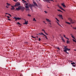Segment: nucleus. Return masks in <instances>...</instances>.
Listing matches in <instances>:
<instances>
[{
	"instance_id": "c85d7f7f",
	"label": "nucleus",
	"mask_w": 76,
	"mask_h": 76,
	"mask_svg": "<svg viewBox=\"0 0 76 76\" xmlns=\"http://www.w3.org/2000/svg\"><path fill=\"white\" fill-rule=\"evenodd\" d=\"M7 4L8 5V6H10V4L8 3H7Z\"/></svg>"
},
{
	"instance_id": "393cba45",
	"label": "nucleus",
	"mask_w": 76,
	"mask_h": 76,
	"mask_svg": "<svg viewBox=\"0 0 76 76\" xmlns=\"http://www.w3.org/2000/svg\"><path fill=\"white\" fill-rule=\"evenodd\" d=\"M57 6H58V7H59V8H60L61 7V6H60V5H59V4H57Z\"/></svg>"
},
{
	"instance_id": "39448f33",
	"label": "nucleus",
	"mask_w": 76,
	"mask_h": 76,
	"mask_svg": "<svg viewBox=\"0 0 76 76\" xmlns=\"http://www.w3.org/2000/svg\"><path fill=\"white\" fill-rule=\"evenodd\" d=\"M44 1H46V2H47V3H51L49 2L50 1H53L52 0H43Z\"/></svg>"
},
{
	"instance_id": "79ce46f5",
	"label": "nucleus",
	"mask_w": 76,
	"mask_h": 76,
	"mask_svg": "<svg viewBox=\"0 0 76 76\" xmlns=\"http://www.w3.org/2000/svg\"><path fill=\"white\" fill-rule=\"evenodd\" d=\"M8 15H10V17H12V15H11L10 14H8Z\"/></svg>"
},
{
	"instance_id": "2eb2a0df",
	"label": "nucleus",
	"mask_w": 76,
	"mask_h": 76,
	"mask_svg": "<svg viewBox=\"0 0 76 76\" xmlns=\"http://www.w3.org/2000/svg\"><path fill=\"white\" fill-rule=\"evenodd\" d=\"M17 24H18V25H20V26H22V24H20L19 22H18L17 23Z\"/></svg>"
},
{
	"instance_id": "5fc2aeb1",
	"label": "nucleus",
	"mask_w": 76,
	"mask_h": 76,
	"mask_svg": "<svg viewBox=\"0 0 76 76\" xmlns=\"http://www.w3.org/2000/svg\"><path fill=\"white\" fill-rule=\"evenodd\" d=\"M61 19H63V17H61Z\"/></svg>"
},
{
	"instance_id": "a19ab883",
	"label": "nucleus",
	"mask_w": 76,
	"mask_h": 76,
	"mask_svg": "<svg viewBox=\"0 0 76 76\" xmlns=\"http://www.w3.org/2000/svg\"><path fill=\"white\" fill-rule=\"evenodd\" d=\"M13 1H18V0H13Z\"/></svg>"
},
{
	"instance_id": "052dcab7",
	"label": "nucleus",
	"mask_w": 76,
	"mask_h": 76,
	"mask_svg": "<svg viewBox=\"0 0 76 76\" xmlns=\"http://www.w3.org/2000/svg\"><path fill=\"white\" fill-rule=\"evenodd\" d=\"M74 51H76V49H74Z\"/></svg>"
},
{
	"instance_id": "5701e85b",
	"label": "nucleus",
	"mask_w": 76,
	"mask_h": 76,
	"mask_svg": "<svg viewBox=\"0 0 76 76\" xmlns=\"http://www.w3.org/2000/svg\"><path fill=\"white\" fill-rule=\"evenodd\" d=\"M44 36L45 37V38H46V39H48V38H47V36H46L45 35H44Z\"/></svg>"
},
{
	"instance_id": "b1692460",
	"label": "nucleus",
	"mask_w": 76,
	"mask_h": 76,
	"mask_svg": "<svg viewBox=\"0 0 76 76\" xmlns=\"http://www.w3.org/2000/svg\"><path fill=\"white\" fill-rule=\"evenodd\" d=\"M71 37H72V38H73L74 39H75V38L74 37H73V36L72 35L71 36Z\"/></svg>"
},
{
	"instance_id": "a878e982",
	"label": "nucleus",
	"mask_w": 76,
	"mask_h": 76,
	"mask_svg": "<svg viewBox=\"0 0 76 76\" xmlns=\"http://www.w3.org/2000/svg\"><path fill=\"white\" fill-rule=\"evenodd\" d=\"M55 19H56V20H57V21H58V22H60V21H59V20H58V19L57 18H56Z\"/></svg>"
},
{
	"instance_id": "dca6fc26",
	"label": "nucleus",
	"mask_w": 76,
	"mask_h": 76,
	"mask_svg": "<svg viewBox=\"0 0 76 76\" xmlns=\"http://www.w3.org/2000/svg\"><path fill=\"white\" fill-rule=\"evenodd\" d=\"M58 11L59 12H61L62 13H63V12L61 10H58Z\"/></svg>"
},
{
	"instance_id": "f03ea898",
	"label": "nucleus",
	"mask_w": 76,
	"mask_h": 76,
	"mask_svg": "<svg viewBox=\"0 0 76 76\" xmlns=\"http://www.w3.org/2000/svg\"><path fill=\"white\" fill-rule=\"evenodd\" d=\"M70 49H68V48H66L65 49H64V52H65L66 54H69V53L68 52H67V51H70Z\"/></svg>"
},
{
	"instance_id": "8fccbe9b",
	"label": "nucleus",
	"mask_w": 76,
	"mask_h": 76,
	"mask_svg": "<svg viewBox=\"0 0 76 76\" xmlns=\"http://www.w3.org/2000/svg\"><path fill=\"white\" fill-rule=\"evenodd\" d=\"M48 22H51V20H49V21Z\"/></svg>"
},
{
	"instance_id": "72a5a7b5",
	"label": "nucleus",
	"mask_w": 76,
	"mask_h": 76,
	"mask_svg": "<svg viewBox=\"0 0 76 76\" xmlns=\"http://www.w3.org/2000/svg\"><path fill=\"white\" fill-rule=\"evenodd\" d=\"M41 35H43L44 36L45 35H44L42 33H41Z\"/></svg>"
},
{
	"instance_id": "de8ad7c7",
	"label": "nucleus",
	"mask_w": 76,
	"mask_h": 76,
	"mask_svg": "<svg viewBox=\"0 0 76 76\" xmlns=\"http://www.w3.org/2000/svg\"><path fill=\"white\" fill-rule=\"evenodd\" d=\"M58 25H59V26H61V27H62V26H61L60 24H59Z\"/></svg>"
},
{
	"instance_id": "0e129e2a",
	"label": "nucleus",
	"mask_w": 76,
	"mask_h": 76,
	"mask_svg": "<svg viewBox=\"0 0 76 76\" xmlns=\"http://www.w3.org/2000/svg\"><path fill=\"white\" fill-rule=\"evenodd\" d=\"M26 10H29V9H28Z\"/></svg>"
},
{
	"instance_id": "423d86ee",
	"label": "nucleus",
	"mask_w": 76,
	"mask_h": 76,
	"mask_svg": "<svg viewBox=\"0 0 76 76\" xmlns=\"http://www.w3.org/2000/svg\"><path fill=\"white\" fill-rule=\"evenodd\" d=\"M29 7H30V9L32 10V9H33V7H34V5H31V4H30L28 6Z\"/></svg>"
},
{
	"instance_id": "69168bd1",
	"label": "nucleus",
	"mask_w": 76,
	"mask_h": 76,
	"mask_svg": "<svg viewBox=\"0 0 76 76\" xmlns=\"http://www.w3.org/2000/svg\"><path fill=\"white\" fill-rule=\"evenodd\" d=\"M43 23H45V21H43Z\"/></svg>"
},
{
	"instance_id": "f257e3e1",
	"label": "nucleus",
	"mask_w": 76,
	"mask_h": 76,
	"mask_svg": "<svg viewBox=\"0 0 76 76\" xmlns=\"http://www.w3.org/2000/svg\"><path fill=\"white\" fill-rule=\"evenodd\" d=\"M21 10V12H23V11H24L25 10V7H22L20 6H19L18 7V8H16V10Z\"/></svg>"
},
{
	"instance_id": "a211bd4d",
	"label": "nucleus",
	"mask_w": 76,
	"mask_h": 76,
	"mask_svg": "<svg viewBox=\"0 0 76 76\" xmlns=\"http://www.w3.org/2000/svg\"><path fill=\"white\" fill-rule=\"evenodd\" d=\"M71 64L72 65H73V64H75L76 65V64H75V62H73V63H71Z\"/></svg>"
},
{
	"instance_id": "6ab92c4d",
	"label": "nucleus",
	"mask_w": 76,
	"mask_h": 76,
	"mask_svg": "<svg viewBox=\"0 0 76 76\" xmlns=\"http://www.w3.org/2000/svg\"><path fill=\"white\" fill-rule=\"evenodd\" d=\"M69 42H70V41L69 40H66L67 44H69Z\"/></svg>"
},
{
	"instance_id": "c756f323",
	"label": "nucleus",
	"mask_w": 76,
	"mask_h": 76,
	"mask_svg": "<svg viewBox=\"0 0 76 76\" xmlns=\"http://www.w3.org/2000/svg\"><path fill=\"white\" fill-rule=\"evenodd\" d=\"M46 20L48 21H48H49V19H47V18H46Z\"/></svg>"
},
{
	"instance_id": "c03bdc74",
	"label": "nucleus",
	"mask_w": 76,
	"mask_h": 76,
	"mask_svg": "<svg viewBox=\"0 0 76 76\" xmlns=\"http://www.w3.org/2000/svg\"><path fill=\"white\" fill-rule=\"evenodd\" d=\"M8 20L11 21V20L10 19H8Z\"/></svg>"
},
{
	"instance_id": "3c124183",
	"label": "nucleus",
	"mask_w": 76,
	"mask_h": 76,
	"mask_svg": "<svg viewBox=\"0 0 76 76\" xmlns=\"http://www.w3.org/2000/svg\"><path fill=\"white\" fill-rule=\"evenodd\" d=\"M44 12H45V13H47V12L46 11H44Z\"/></svg>"
},
{
	"instance_id": "9d476101",
	"label": "nucleus",
	"mask_w": 76,
	"mask_h": 76,
	"mask_svg": "<svg viewBox=\"0 0 76 76\" xmlns=\"http://www.w3.org/2000/svg\"><path fill=\"white\" fill-rule=\"evenodd\" d=\"M11 7H12L11 8V10H15V7H13V6H11Z\"/></svg>"
},
{
	"instance_id": "bb28decb",
	"label": "nucleus",
	"mask_w": 76,
	"mask_h": 76,
	"mask_svg": "<svg viewBox=\"0 0 76 76\" xmlns=\"http://www.w3.org/2000/svg\"><path fill=\"white\" fill-rule=\"evenodd\" d=\"M44 32L45 34H46V35H48V34L47 33H46V32H45V31H44Z\"/></svg>"
},
{
	"instance_id": "412c9836",
	"label": "nucleus",
	"mask_w": 76,
	"mask_h": 76,
	"mask_svg": "<svg viewBox=\"0 0 76 76\" xmlns=\"http://www.w3.org/2000/svg\"><path fill=\"white\" fill-rule=\"evenodd\" d=\"M67 46H64V50H66V48H67Z\"/></svg>"
},
{
	"instance_id": "09e8293b",
	"label": "nucleus",
	"mask_w": 76,
	"mask_h": 76,
	"mask_svg": "<svg viewBox=\"0 0 76 76\" xmlns=\"http://www.w3.org/2000/svg\"><path fill=\"white\" fill-rule=\"evenodd\" d=\"M9 14H8V13H5V14H6V15H7V14H8V15H9Z\"/></svg>"
},
{
	"instance_id": "4c0bfd02",
	"label": "nucleus",
	"mask_w": 76,
	"mask_h": 76,
	"mask_svg": "<svg viewBox=\"0 0 76 76\" xmlns=\"http://www.w3.org/2000/svg\"><path fill=\"white\" fill-rule=\"evenodd\" d=\"M72 66H73V67H76V65H72Z\"/></svg>"
},
{
	"instance_id": "0eeeda50",
	"label": "nucleus",
	"mask_w": 76,
	"mask_h": 76,
	"mask_svg": "<svg viewBox=\"0 0 76 76\" xmlns=\"http://www.w3.org/2000/svg\"><path fill=\"white\" fill-rule=\"evenodd\" d=\"M61 39H62V41L64 42H66V41L64 40V38H63V37H61Z\"/></svg>"
},
{
	"instance_id": "c9c22d12",
	"label": "nucleus",
	"mask_w": 76,
	"mask_h": 76,
	"mask_svg": "<svg viewBox=\"0 0 76 76\" xmlns=\"http://www.w3.org/2000/svg\"><path fill=\"white\" fill-rule=\"evenodd\" d=\"M66 39H67L68 40H69V39L68 38H67V37H66Z\"/></svg>"
},
{
	"instance_id": "13d9d810",
	"label": "nucleus",
	"mask_w": 76,
	"mask_h": 76,
	"mask_svg": "<svg viewBox=\"0 0 76 76\" xmlns=\"http://www.w3.org/2000/svg\"><path fill=\"white\" fill-rule=\"evenodd\" d=\"M61 4H64V3H61Z\"/></svg>"
},
{
	"instance_id": "f3484780",
	"label": "nucleus",
	"mask_w": 76,
	"mask_h": 76,
	"mask_svg": "<svg viewBox=\"0 0 76 76\" xmlns=\"http://www.w3.org/2000/svg\"><path fill=\"white\" fill-rule=\"evenodd\" d=\"M22 1H23V2H24V3H25H25H27V2H26V1H25V0H22Z\"/></svg>"
},
{
	"instance_id": "20e7f679",
	"label": "nucleus",
	"mask_w": 76,
	"mask_h": 76,
	"mask_svg": "<svg viewBox=\"0 0 76 76\" xmlns=\"http://www.w3.org/2000/svg\"><path fill=\"white\" fill-rule=\"evenodd\" d=\"M13 19H15V21H17V20H21V18H19V17H15L14 18H13Z\"/></svg>"
},
{
	"instance_id": "a18cd8bd",
	"label": "nucleus",
	"mask_w": 76,
	"mask_h": 76,
	"mask_svg": "<svg viewBox=\"0 0 76 76\" xmlns=\"http://www.w3.org/2000/svg\"><path fill=\"white\" fill-rule=\"evenodd\" d=\"M17 6V5H16V4H15V5L14 6V7H16Z\"/></svg>"
},
{
	"instance_id": "680f3d73",
	"label": "nucleus",
	"mask_w": 76,
	"mask_h": 76,
	"mask_svg": "<svg viewBox=\"0 0 76 76\" xmlns=\"http://www.w3.org/2000/svg\"><path fill=\"white\" fill-rule=\"evenodd\" d=\"M6 7H7V8H8V7H7V6H6Z\"/></svg>"
},
{
	"instance_id": "473e14b6",
	"label": "nucleus",
	"mask_w": 76,
	"mask_h": 76,
	"mask_svg": "<svg viewBox=\"0 0 76 76\" xmlns=\"http://www.w3.org/2000/svg\"><path fill=\"white\" fill-rule=\"evenodd\" d=\"M28 16H29L30 17H31V15L30 14H28Z\"/></svg>"
},
{
	"instance_id": "7c9ffc66",
	"label": "nucleus",
	"mask_w": 76,
	"mask_h": 76,
	"mask_svg": "<svg viewBox=\"0 0 76 76\" xmlns=\"http://www.w3.org/2000/svg\"><path fill=\"white\" fill-rule=\"evenodd\" d=\"M72 40L74 41V42H76V41L75 40V39H72Z\"/></svg>"
},
{
	"instance_id": "2f4dec72",
	"label": "nucleus",
	"mask_w": 76,
	"mask_h": 76,
	"mask_svg": "<svg viewBox=\"0 0 76 76\" xmlns=\"http://www.w3.org/2000/svg\"><path fill=\"white\" fill-rule=\"evenodd\" d=\"M33 20V21H36V20H35V18H34Z\"/></svg>"
},
{
	"instance_id": "7ed1b4c3",
	"label": "nucleus",
	"mask_w": 76,
	"mask_h": 76,
	"mask_svg": "<svg viewBox=\"0 0 76 76\" xmlns=\"http://www.w3.org/2000/svg\"><path fill=\"white\" fill-rule=\"evenodd\" d=\"M68 20H69L70 23H71L72 24L74 23V22L73 21V20H72V18H68Z\"/></svg>"
},
{
	"instance_id": "6e6d98bb",
	"label": "nucleus",
	"mask_w": 76,
	"mask_h": 76,
	"mask_svg": "<svg viewBox=\"0 0 76 76\" xmlns=\"http://www.w3.org/2000/svg\"><path fill=\"white\" fill-rule=\"evenodd\" d=\"M38 34H39V35H41V33H38Z\"/></svg>"
},
{
	"instance_id": "49530a36",
	"label": "nucleus",
	"mask_w": 76,
	"mask_h": 76,
	"mask_svg": "<svg viewBox=\"0 0 76 76\" xmlns=\"http://www.w3.org/2000/svg\"><path fill=\"white\" fill-rule=\"evenodd\" d=\"M73 28L75 29H76V27L75 28L73 27Z\"/></svg>"
},
{
	"instance_id": "6e6552de",
	"label": "nucleus",
	"mask_w": 76,
	"mask_h": 76,
	"mask_svg": "<svg viewBox=\"0 0 76 76\" xmlns=\"http://www.w3.org/2000/svg\"><path fill=\"white\" fill-rule=\"evenodd\" d=\"M15 4L17 5V7L19 6H20V3H19L18 2H17V3Z\"/></svg>"
},
{
	"instance_id": "9b49d317",
	"label": "nucleus",
	"mask_w": 76,
	"mask_h": 76,
	"mask_svg": "<svg viewBox=\"0 0 76 76\" xmlns=\"http://www.w3.org/2000/svg\"><path fill=\"white\" fill-rule=\"evenodd\" d=\"M61 6H62L64 8L66 7V6L64 4H61Z\"/></svg>"
},
{
	"instance_id": "774afa93",
	"label": "nucleus",
	"mask_w": 76,
	"mask_h": 76,
	"mask_svg": "<svg viewBox=\"0 0 76 76\" xmlns=\"http://www.w3.org/2000/svg\"><path fill=\"white\" fill-rule=\"evenodd\" d=\"M49 24H50V25H51V23H49Z\"/></svg>"
},
{
	"instance_id": "864d4df0",
	"label": "nucleus",
	"mask_w": 76,
	"mask_h": 76,
	"mask_svg": "<svg viewBox=\"0 0 76 76\" xmlns=\"http://www.w3.org/2000/svg\"><path fill=\"white\" fill-rule=\"evenodd\" d=\"M31 37H32V38H34V37L33 36H31Z\"/></svg>"
},
{
	"instance_id": "f8f14e48",
	"label": "nucleus",
	"mask_w": 76,
	"mask_h": 76,
	"mask_svg": "<svg viewBox=\"0 0 76 76\" xmlns=\"http://www.w3.org/2000/svg\"><path fill=\"white\" fill-rule=\"evenodd\" d=\"M33 4H34L35 5V6H37V3H36V2H35L34 1H33Z\"/></svg>"
},
{
	"instance_id": "e2e57ef3",
	"label": "nucleus",
	"mask_w": 76,
	"mask_h": 76,
	"mask_svg": "<svg viewBox=\"0 0 76 76\" xmlns=\"http://www.w3.org/2000/svg\"><path fill=\"white\" fill-rule=\"evenodd\" d=\"M58 15V16H60V15Z\"/></svg>"
},
{
	"instance_id": "58836bf2",
	"label": "nucleus",
	"mask_w": 76,
	"mask_h": 76,
	"mask_svg": "<svg viewBox=\"0 0 76 76\" xmlns=\"http://www.w3.org/2000/svg\"><path fill=\"white\" fill-rule=\"evenodd\" d=\"M40 40H41V39H40V38H39V41H40Z\"/></svg>"
},
{
	"instance_id": "37998d69",
	"label": "nucleus",
	"mask_w": 76,
	"mask_h": 76,
	"mask_svg": "<svg viewBox=\"0 0 76 76\" xmlns=\"http://www.w3.org/2000/svg\"><path fill=\"white\" fill-rule=\"evenodd\" d=\"M64 37L65 38H66V36H65V35H64Z\"/></svg>"
},
{
	"instance_id": "338daca9",
	"label": "nucleus",
	"mask_w": 76,
	"mask_h": 76,
	"mask_svg": "<svg viewBox=\"0 0 76 76\" xmlns=\"http://www.w3.org/2000/svg\"><path fill=\"white\" fill-rule=\"evenodd\" d=\"M37 38H38V37L37 36Z\"/></svg>"
},
{
	"instance_id": "4d7b16f0",
	"label": "nucleus",
	"mask_w": 76,
	"mask_h": 76,
	"mask_svg": "<svg viewBox=\"0 0 76 76\" xmlns=\"http://www.w3.org/2000/svg\"><path fill=\"white\" fill-rule=\"evenodd\" d=\"M70 61L71 62H73V61Z\"/></svg>"
},
{
	"instance_id": "603ef678",
	"label": "nucleus",
	"mask_w": 76,
	"mask_h": 76,
	"mask_svg": "<svg viewBox=\"0 0 76 76\" xmlns=\"http://www.w3.org/2000/svg\"><path fill=\"white\" fill-rule=\"evenodd\" d=\"M57 23L58 24V25L59 24V23H58V22H57Z\"/></svg>"
},
{
	"instance_id": "e433bc0d",
	"label": "nucleus",
	"mask_w": 76,
	"mask_h": 76,
	"mask_svg": "<svg viewBox=\"0 0 76 76\" xmlns=\"http://www.w3.org/2000/svg\"><path fill=\"white\" fill-rule=\"evenodd\" d=\"M25 5H26V6H28V3H26H26H25Z\"/></svg>"
},
{
	"instance_id": "bf43d9fd",
	"label": "nucleus",
	"mask_w": 76,
	"mask_h": 76,
	"mask_svg": "<svg viewBox=\"0 0 76 76\" xmlns=\"http://www.w3.org/2000/svg\"><path fill=\"white\" fill-rule=\"evenodd\" d=\"M33 38H36V37H33Z\"/></svg>"
},
{
	"instance_id": "cd10ccee",
	"label": "nucleus",
	"mask_w": 76,
	"mask_h": 76,
	"mask_svg": "<svg viewBox=\"0 0 76 76\" xmlns=\"http://www.w3.org/2000/svg\"><path fill=\"white\" fill-rule=\"evenodd\" d=\"M57 48V49H58L59 50H60V48H58V47H57V48Z\"/></svg>"
},
{
	"instance_id": "ea45409f",
	"label": "nucleus",
	"mask_w": 76,
	"mask_h": 76,
	"mask_svg": "<svg viewBox=\"0 0 76 76\" xmlns=\"http://www.w3.org/2000/svg\"><path fill=\"white\" fill-rule=\"evenodd\" d=\"M7 18H8L9 19V18H10V17L9 16H7Z\"/></svg>"
},
{
	"instance_id": "ddd939ff",
	"label": "nucleus",
	"mask_w": 76,
	"mask_h": 76,
	"mask_svg": "<svg viewBox=\"0 0 76 76\" xmlns=\"http://www.w3.org/2000/svg\"><path fill=\"white\" fill-rule=\"evenodd\" d=\"M60 9H61V10H63L65 12H66V10H64V9H63V8L61 7L60 8Z\"/></svg>"
},
{
	"instance_id": "4be33fe9",
	"label": "nucleus",
	"mask_w": 76,
	"mask_h": 76,
	"mask_svg": "<svg viewBox=\"0 0 76 76\" xmlns=\"http://www.w3.org/2000/svg\"><path fill=\"white\" fill-rule=\"evenodd\" d=\"M59 15V17H60V18H62L63 17V16H62V15Z\"/></svg>"
},
{
	"instance_id": "4468645a",
	"label": "nucleus",
	"mask_w": 76,
	"mask_h": 76,
	"mask_svg": "<svg viewBox=\"0 0 76 76\" xmlns=\"http://www.w3.org/2000/svg\"><path fill=\"white\" fill-rule=\"evenodd\" d=\"M65 23H67V24H69V25H71V23L68 22H67L66 21L65 22Z\"/></svg>"
},
{
	"instance_id": "aec40b11",
	"label": "nucleus",
	"mask_w": 76,
	"mask_h": 76,
	"mask_svg": "<svg viewBox=\"0 0 76 76\" xmlns=\"http://www.w3.org/2000/svg\"><path fill=\"white\" fill-rule=\"evenodd\" d=\"M25 7L26 9H29V6H26Z\"/></svg>"
},
{
	"instance_id": "f704fd0d",
	"label": "nucleus",
	"mask_w": 76,
	"mask_h": 76,
	"mask_svg": "<svg viewBox=\"0 0 76 76\" xmlns=\"http://www.w3.org/2000/svg\"><path fill=\"white\" fill-rule=\"evenodd\" d=\"M42 31H44V32H45V30H44V29H42Z\"/></svg>"
},
{
	"instance_id": "1a4fd4ad",
	"label": "nucleus",
	"mask_w": 76,
	"mask_h": 76,
	"mask_svg": "<svg viewBox=\"0 0 76 76\" xmlns=\"http://www.w3.org/2000/svg\"><path fill=\"white\" fill-rule=\"evenodd\" d=\"M24 20H25V23H24L23 24H25V25H27L28 23V21H27L26 22V20L25 19H24Z\"/></svg>"
}]
</instances>
